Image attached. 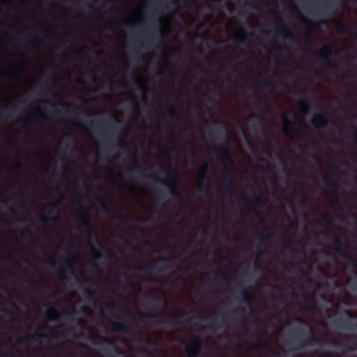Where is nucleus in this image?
Here are the masks:
<instances>
[{
  "label": "nucleus",
  "instance_id": "obj_1",
  "mask_svg": "<svg viewBox=\"0 0 357 357\" xmlns=\"http://www.w3.org/2000/svg\"><path fill=\"white\" fill-rule=\"evenodd\" d=\"M110 121L120 122L114 114H112L107 119H99L95 122H89L91 128L98 134L101 145L107 149H112L120 143V127L111 123Z\"/></svg>",
  "mask_w": 357,
  "mask_h": 357
},
{
  "label": "nucleus",
  "instance_id": "obj_2",
  "mask_svg": "<svg viewBox=\"0 0 357 357\" xmlns=\"http://www.w3.org/2000/svg\"><path fill=\"white\" fill-rule=\"evenodd\" d=\"M75 205L77 206V214L78 220H79L81 225L87 229V234H88V236L89 238V245L91 250L93 253V261H91V264H92L93 267H94L95 268H98V266L95 263V261L102 259L103 257V255H102V252L100 250H98L94 247L91 240L94 239L96 241V242L98 244V245L100 247V248L105 249V247L102 245V243L98 240L96 232L93 229L91 224V220L88 216L87 213L85 211V210L82 207L80 200L75 202Z\"/></svg>",
  "mask_w": 357,
  "mask_h": 357
},
{
  "label": "nucleus",
  "instance_id": "obj_3",
  "mask_svg": "<svg viewBox=\"0 0 357 357\" xmlns=\"http://www.w3.org/2000/svg\"><path fill=\"white\" fill-rule=\"evenodd\" d=\"M228 126L223 121L213 120L207 131V139L210 144L216 146L227 139Z\"/></svg>",
  "mask_w": 357,
  "mask_h": 357
},
{
  "label": "nucleus",
  "instance_id": "obj_4",
  "mask_svg": "<svg viewBox=\"0 0 357 357\" xmlns=\"http://www.w3.org/2000/svg\"><path fill=\"white\" fill-rule=\"evenodd\" d=\"M307 333V331L303 326L296 327L293 329L291 337L287 341V343L294 348H301L307 344L315 343L318 341L314 337L304 338L303 336Z\"/></svg>",
  "mask_w": 357,
  "mask_h": 357
},
{
  "label": "nucleus",
  "instance_id": "obj_5",
  "mask_svg": "<svg viewBox=\"0 0 357 357\" xmlns=\"http://www.w3.org/2000/svg\"><path fill=\"white\" fill-rule=\"evenodd\" d=\"M82 295L86 301L93 303L94 305L98 307L101 311L111 312L116 307L114 301L107 302L98 299L95 291L89 287L82 288Z\"/></svg>",
  "mask_w": 357,
  "mask_h": 357
},
{
  "label": "nucleus",
  "instance_id": "obj_6",
  "mask_svg": "<svg viewBox=\"0 0 357 357\" xmlns=\"http://www.w3.org/2000/svg\"><path fill=\"white\" fill-rule=\"evenodd\" d=\"M165 178H162L155 174H150L149 177L156 182L165 185L169 190L170 193L176 197H181V195L177 188V177L174 172L164 171Z\"/></svg>",
  "mask_w": 357,
  "mask_h": 357
},
{
  "label": "nucleus",
  "instance_id": "obj_7",
  "mask_svg": "<svg viewBox=\"0 0 357 357\" xmlns=\"http://www.w3.org/2000/svg\"><path fill=\"white\" fill-rule=\"evenodd\" d=\"M310 123L317 130H321L325 128H330L331 126L339 127V124L328 118L323 112L314 114L310 119Z\"/></svg>",
  "mask_w": 357,
  "mask_h": 357
},
{
  "label": "nucleus",
  "instance_id": "obj_8",
  "mask_svg": "<svg viewBox=\"0 0 357 357\" xmlns=\"http://www.w3.org/2000/svg\"><path fill=\"white\" fill-rule=\"evenodd\" d=\"M335 250L337 253L349 261L353 267L357 268V259L348 252V245L342 241L340 236H336L334 241Z\"/></svg>",
  "mask_w": 357,
  "mask_h": 357
},
{
  "label": "nucleus",
  "instance_id": "obj_9",
  "mask_svg": "<svg viewBox=\"0 0 357 357\" xmlns=\"http://www.w3.org/2000/svg\"><path fill=\"white\" fill-rule=\"evenodd\" d=\"M282 131L284 136L294 139L300 135L301 130L296 128L295 121L290 120L286 114L282 116Z\"/></svg>",
  "mask_w": 357,
  "mask_h": 357
},
{
  "label": "nucleus",
  "instance_id": "obj_10",
  "mask_svg": "<svg viewBox=\"0 0 357 357\" xmlns=\"http://www.w3.org/2000/svg\"><path fill=\"white\" fill-rule=\"evenodd\" d=\"M333 54L337 55L338 53L334 52L333 47L330 45L323 46L318 53L319 57L320 59L326 61V66L328 68H334L335 66V63L331 61V58Z\"/></svg>",
  "mask_w": 357,
  "mask_h": 357
},
{
  "label": "nucleus",
  "instance_id": "obj_11",
  "mask_svg": "<svg viewBox=\"0 0 357 357\" xmlns=\"http://www.w3.org/2000/svg\"><path fill=\"white\" fill-rule=\"evenodd\" d=\"M58 261L61 264L60 278L65 280H69L68 274L75 276L73 266L69 259L59 257Z\"/></svg>",
  "mask_w": 357,
  "mask_h": 357
},
{
  "label": "nucleus",
  "instance_id": "obj_12",
  "mask_svg": "<svg viewBox=\"0 0 357 357\" xmlns=\"http://www.w3.org/2000/svg\"><path fill=\"white\" fill-rule=\"evenodd\" d=\"M208 173V165H204L200 167L198 169V174L199 176V183L198 185V190L200 192L204 193L205 195H210L211 191L208 184L204 185V181L207 177Z\"/></svg>",
  "mask_w": 357,
  "mask_h": 357
},
{
  "label": "nucleus",
  "instance_id": "obj_13",
  "mask_svg": "<svg viewBox=\"0 0 357 357\" xmlns=\"http://www.w3.org/2000/svg\"><path fill=\"white\" fill-rule=\"evenodd\" d=\"M337 6V0H325L322 4L317 7V14L319 15L326 16L328 13H335Z\"/></svg>",
  "mask_w": 357,
  "mask_h": 357
},
{
  "label": "nucleus",
  "instance_id": "obj_14",
  "mask_svg": "<svg viewBox=\"0 0 357 357\" xmlns=\"http://www.w3.org/2000/svg\"><path fill=\"white\" fill-rule=\"evenodd\" d=\"M202 349V341L199 337H196L194 340L185 347V352L188 357H197Z\"/></svg>",
  "mask_w": 357,
  "mask_h": 357
},
{
  "label": "nucleus",
  "instance_id": "obj_15",
  "mask_svg": "<svg viewBox=\"0 0 357 357\" xmlns=\"http://www.w3.org/2000/svg\"><path fill=\"white\" fill-rule=\"evenodd\" d=\"M202 349V341L199 337H196L194 340L185 347V352L188 357H197Z\"/></svg>",
  "mask_w": 357,
  "mask_h": 357
},
{
  "label": "nucleus",
  "instance_id": "obj_16",
  "mask_svg": "<svg viewBox=\"0 0 357 357\" xmlns=\"http://www.w3.org/2000/svg\"><path fill=\"white\" fill-rule=\"evenodd\" d=\"M58 144L65 149H73L77 144V137L73 133H66L59 139Z\"/></svg>",
  "mask_w": 357,
  "mask_h": 357
},
{
  "label": "nucleus",
  "instance_id": "obj_17",
  "mask_svg": "<svg viewBox=\"0 0 357 357\" xmlns=\"http://www.w3.org/2000/svg\"><path fill=\"white\" fill-rule=\"evenodd\" d=\"M249 119L256 120V122H253L251 125V128L255 132H261L263 135H265L267 132V127L265 125V119L264 116H259L258 114H252L249 116Z\"/></svg>",
  "mask_w": 357,
  "mask_h": 357
},
{
  "label": "nucleus",
  "instance_id": "obj_18",
  "mask_svg": "<svg viewBox=\"0 0 357 357\" xmlns=\"http://www.w3.org/2000/svg\"><path fill=\"white\" fill-rule=\"evenodd\" d=\"M64 199L65 197L63 194H61L57 200L50 204L47 213L50 216L51 220L59 221L60 220L59 206L61 202L64 201Z\"/></svg>",
  "mask_w": 357,
  "mask_h": 357
},
{
  "label": "nucleus",
  "instance_id": "obj_19",
  "mask_svg": "<svg viewBox=\"0 0 357 357\" xmlns=\"http://www.w3.org/2000/svg\"><path fill=\"white\" fill-rule=\"evenodd\" d=\"M273 233L271 226L265 225L262 231L257 235L258 247L264 246L269 243Z\"/></svg>",
  "mask_w": 357,
  "mask_h": 357
},
{
  "label": "nucleus",
  "instance_id": "obj_20",
  "mask_svg": "<svg viewBox=\"0 0 357 357\" xmlns=\"http://www.w3.org/2000/svg\"><path fill=\"white\" fill-rule=\"evenodd\" d=\"M40 121L46 122L48 121L47 114L40 109H38V112L33 116L26 119L22 123L23 128H27L30 126L31 121Z\"/></svg>",
  "mask_w": 357,
  "mask_h": 357
},
{
  "label": "nucleus",
  "instance_id": "obj_21",
  "mask_svg": "<svg viewBox=\"0 0 357 357\" xmlns=\"http://www.w3.org/2000/svg\"><path fill=\"white\" fill-rule=\"evenodd\" d=\"M276 33L282 36L285 39H289L291 41H295L298 38L292 33H291L287 25L281 22L280 27L276 29Z\"/></svg>",
  "mask_w": 357,
  "mask_h": 357
},
{
  "label": "nucleus",
  "instance_id": "obj_22",
  "mask_svg": "<svg viewBox=\"0 0 357 357\" xmlns=\"http://www.w3.org/2000/svg\"><path fill=\"white\" fill-rule=\"evenodd\" d=\"M162 304V299L159 296L148 297L146 301L144 303V306L150 310H157Z\"/></svg>",
  "mask_w": 357,
  "mask_h": 357
},
{
  "label": "nucleus",
  "instance_id": "obj_23",
  "mask_svg": "<svg viewBox=\"0 0 357 357\" xmlns=\"http://www.w3.org/2000/svg\"><path fill=\"white\" fill-rule=\"evenodd\" d=\"M333 197H334V204H335V206L337 207V210L340 211V213H336V218L341 222H346L347 218L342 213L343 206H342V202H341L340 197H339L338 195L337 194V192H335L333 194Z\"/></svg>",
  "mask_w": 357,
  "mask_h": 357
},
{
  "label": "nucleus",
  "instance_id": "obj_24",
  "mask_svg": "<svg viewBox=\"0 0 357 357\" xmlns=\"http://www.w3.org/2000/svg\"><path fill=\"white\" fill-rule=\"evenodd\" d=\"M298 107L299 110L303 114H307L310 112L311 107V102L309 98L307 96H304L298 102Z\"/></svg>",
  "mask_w": 357,
  "mask_h": 357
},
{
  "label": "nucleus",
  "instance_id": "obj_25",
  "mask_svg": "<svg viewBox=\"0 0 357 357\" xmlns=\"http://www.w3.org/2000/svg\"><path fill=\"white\" fill-rule=\"evenodd\" d=\"M35 337L46 339V340H51L52 336L47 334V333H36L35 335H27L23 339L20 340V342L25 344H29L30 343L36 342Z\"/></svg>",
  "mask_w": 357,
  "mask_h": 357
},
{
  "label": "nucleus",
  "instance_id": "obj_26",
  "mask_svg": "<svg viewBox=\"0 0 357 357\" xmlns=\"http://www.w3.org/2000/svg\"><path fill=\"white\" fill-rule=\"evenodd\" d=\"M241 296V301L248 305L251 310H252V304L254 301L253 295L247 289H242V291L240 294Z\"/></svg>",
  "mask_w": 357,
  "mask_h": 357
},
{
  "label": "nucleus",
  "instance_id": "obj_27",
  "mask_svg": "<svg viewBox=\"0 0 357 357\" xmlns=\"http://www.w3.org/2000/svg\"><path fill=\"white\" fill-rule=\"evenodd\" d=\"M107 321L112 326V331L114 332L127 331L128 325L119 321H114L111 319L107 318Z\"/></svg>",
  "mask_w": 357,
  "mask_h": 357
},
{
  "label": "nucleus",
  "instance_id": "obj_28",
  "mask_svg": "<svg viewBox=\"0 0 357 357\" xmlns=\"http://www.w3.org/2000/svg\"><path fill=\"white\" fill-rule=\"evenodd\" d=\"M228 178V181L225 182V187L227 194L232 197L234 195V190L233 187V183L231 181V172H228L226 176Z\"/></svg>",
  "mask_w": 357,
  "mask_h": 357
},
{
  "label": "nucleus",
  "instance_id": "obj_29",
  "mask_svg": "<svg viewBox=\"0 0 357 357\" xmlns=\"http://www.w3.org/2000/svg\"><path fill=\"white\" fill-rule=\"evenodd\" d=\"M158 260H155L153 261L151 264H148L143 268H140L139 270L142 271L145 273L149 275L148 280L149 281H153V277L151 275V268H155L156 267V263Z\"/></svg>",
  "mask_w": 357,
  "mask_h": 357
},
{
  "label": "nucleus",
  "instance_id": "obj_30",
  "mask_svg": "<svg viewBox=\"0 0 357 357\" xmlns=\"http://www.w3.org/2000/svg\"><path fill=\"white\" fill-rule=\"evenodd\" d=\"M145 39V44L147 46H155L158 42L157 38L151 31H149V33L146 35Z\"/></svg>",
  "mask_w": 357,
  "mask_h": 357
},
{
  "label": "nucleus",
  "instance_id": "obj_31",
  "mask_svg": "<svg viewBox=\"0 0 357 357\" xmlns=\"http://www.w3.org/2000/svg\"><path fill=\"white\" fill-rule=\"evenodd\" d=\"M337 31L340 34L346 33L349 31V26L344 21H338L335 26Z\"/></svg>",
  "mask_w": 357,
  "mask_h": 357
},
{
  "label": "nucleus",
  "instance_id": "obj_32",
  "mask_svg": "<svg viewBox=\"0 0 357 357\" xmlns=\"http://www.w3.org/2000/svg\"><path fill=\"white\" fill-rule=\"evenodd\" d=\"M47 315L50 319L54 321H57L60 318V313L54 307H52L48 310Z\"/></svg>",
  "mask_w": 357,
  "mask_h": 357
},
{
  "label": "nucleus",
  "instance_id": "obj_33",
  "mask_svg": "<svg viewBox=\"0 0 357 357\" xmlns=\"http://www.w3.org/2000/svg\"><path fill=\"white\" fill-rule=\"evenodd\" d=\"M133 23L129 22H125L122 24H105L102 26V29L103 30L110 31H116V29L120 25L123 26H131L133 25Z\"/></svg>",
  "mask_w": 357,
  "mask_h": 357
},
{
  "label": "nucleus",
  "instance_id": "obj_34",
  "mask_svg": "<svg viewBox=\"0 0 357 357\" xmlns=\"http://www.w3.org/2000/svg\"><path fill=\"white\" fill-rule=\"evenodd\" d=\"M168 114L171 119H172L176 121H178V122L181 121V116L178 114L177 110L176 109V108L174 106H172V105L169 106V109H168Z\"/></svg>",
  "mask_w": 357,
  "mask_h": 357
},
{
  "label": "nucleus",
  "instance_id": "obj_35",
  "mask_svg": "<svg viewBox=\"0 0 357 357\" xmlns=\"http://www.w3.org/2000/svg\"><path fill=\"white\" fill-rule=\"evenodd\" d=\"M97 201L98 202V205H99L100 209L105 213H108L109 211V206L107 205V203L105 197H98L97 198Z\"/></svg>",
  "mask_w": 357,
  "mask_h": 357
},
{
  "label": "nucleus",
  "instance_id": "obj_36",
  "mask_svg": "<svg viewBox=\"0 0 357 357\" xmlns=\"http://www.w3.org/2000/svg\"><path fill=\"white\" fill-rule=\"evenodd\" d=\"M218 322H223V319H221L220 320H213L205 326H202L200 330L202 331H213L215 328V325Z\"/></svg>",
  "mask_w": 357,
  "mask_h": 357
},
{
  "label": "nucleus",
  "instance_id": "obj_37",
  "mask_svg": "<svg viewBox=\"0 0 357 357\" xmlns=\"http://www.w3.org/2000/svg\"><path fill=\"white\" fill-rule=\"evenodd\" d=\"M105 340L108 343V347L103 349V350L107 353H111L112 351L116 350V352H119L117 351V347L115 344V343L112 341L111 340L108 338H105Z\"/></svg>",
  "mask_w": 357,
  "mask_h": 357
},
{
  "label": "nucleus",
  "instance_id": "obj_38",
  "mask_svg": "<svg viewBox=\"0 0 357 357\" xmlns=\"http://www.w3.org/2000/svg\"><path fill=\"white\" fill-rule=\"evenodd\" d=\"M321 218L329 226L333 225V222L329 215V214L326 212H323L320 215Z\"/></svg>",
  "mask_w": 357,
  "mask_h": 357
},
{
  "label": "nucleus",
  "instance_id": "obj_39",
  "mask_svg": "<svg viewBox=\"0 0 357 357\" xmlns=\"http://www.w3.org/2000/svg\"><path fill=\"white\" fill-rule=\"evenodd\" d=\"M271 84L268 81L263 79L258 83V88L261 90H266L271 86Z\"/></svg>",
  "mask_w": 357,
  "mask_h": 357
},
{
  "label": "nucleus",
  "instance_id": "obj_40",
  "mask_svg": "<svg viewBox=\"0 0 357 357\" xmlns=\"http://www.w3.org/2000/svg\"><path fill=\"white\" fill-rule=\"evenodd\" d=\"M303 300H304L305 303L307 304L309 311H310L311 312H315V310H316L315 305L309 304L310 302V299L309 298V297L306 295H304Z\"/></svg>",
  "mask_w": 357,
  "mask_h": 357
},
{
  "label": "nucleus",
  "instance_id": "obj_41",
  "mask_svg": "<svg viewBox=\"0 0 357 357\" xmlns=\"http://www.w3.org/2000/svg\"><path fill=\"white\" fill-rule=\"evenodd\" d=\"M63 314L68 320L71 321L76 311L74 309L67 310L63 312Z\"/></svg>",
  "mask_w": 357,
  "mask_h": 357
},
{
  "label": "nucleus",
  "instance_id": "obj_42",
  "mask_svg": "<svg viewBox=\"0 0 357 357\" xmlns=\"http://www.w3.org/2000/svg\"><path fill=\"white\" fill-rule=\"evenodd\" d=\"M245 202L248 204V207H247L248 212H252L257 215L259 214L258 211L256 209V208L255 206H252V203L247 198L245 199Z\"/></svg>",
  "mask_w": 357,
  "mask_h": 357
},
{
  "label": "nucleus",
  "instance_id": "obj_43",
  "mask_svg": "<svg viewBox=\"0 0 357 357\" xmlns=\"http://www.w3.org/2000/svg\"><path fill=\"white\" fill-rule=\"evenodd\" d=\"M254 202L257 205H263L264 204V198L262 195H255L254 197Z\"/></svg>",
  "mask_w": 357,
  "mask_h": 357
},
{
  "label": "nucleus",
  "instance_id": "obj_44",
  "mask_svg": "<svg viewBox=\"0 0 357 357\" xmlns=\"http://www.w3.org/2000/svg\"><path fill=\"white\" fill-rule=\"evenodd\" d=\"M325 181L328 185H330L333 187L336 186V182L331 175H329L328 176H327L326 178Z\"/></svg>",
  "mask_w": 357,
  "mask_h": 357
},
{
  "label": "nucleus",
  "instance_id": "obj_45",
  "mask_svg": "<svg viewBox=\"0 0 357 357\" xmlns=\"http://www.w3.org/2000/svg\"><path fill=\"white\" fill-rule=\"evenodd\" d=\"M234 40L235 41H236L237 43H238L243 44V43H244L246 41L247 38L245 36H238L237 35H235L234 36Z\"/></svg>",
  "mask_w": 357,
  "mask_h": 357
},
{
  "label": "nucleus",
  "instance_id": "obj_46",
  "mask_svg": "<svg viewBox=\"0 0 357 357\" xmlns=\"http://www.w3.org/2000/svg\"><path fill=\"white\" fill-rule=\"evenodd\" d=\"M14 112H15V109L14 108H12L11 109H8V108H5L3 109V112L0 114V116L3 115L4 113H6V116L10 117L13 114Z\"/></svg>",
  "mask_w": 357,
  "mask_h": 357
},
{
  "label": "nucleus",
  "instance_id": "obj_47",
  "mask_svg": "<svg viewBox=\"0 0 357 357\" xmlns=\"http://www.w3.org/2000/svg\"><path fill=\"white\" fill-rule=\"evenodd\" d=\"M339 326L342 328H349L350 326V323L349 321H344L343 319H340L337 321Z\"/></svg>",
  "mask_w": 357,
  "mask_h": 357
},
{
  "label": "nucleus",
  "instance_id": "obj_48",
  "mask_svg": "<svg viewBox=\"0 0 357 357\" xmlns=\"http://www.w3.org/2000/svg\"><path fill=\"white\" fill-rule=\"evenodd\" d=\"M128 245L129 246L130 249L132 250L133 253L137 254L139 252L138 248L133 244L128 242Z\"/></svg>",
  "mask_w": 357,
  "mask_h": 357
},
{
  "label": "nucleus",
  "instance_id": "obj_49",
  "mask_svg": "<svg viewBox=\"0 0 357 357\" xmlns=\"http://www.w3.org/2000/svg\"><path fill=\"white\" fill-rule=\"evenodd\" d=\"M243 137H244L245 139L248 142H250V135H249V132H248L247 130L243 129Z\"/></svg>",
  "mask_w": 357,
  "mask_h": 357
},
{
  "label": "nucleus",
  "instance_id": "obj_50",
  "mask_svg": "<svg viewBox=\"0 0 357 357\" xmlns=\"http://www.w3.org/2000/svg\"><path fill=\"white\" fill-rule=\"evenodd\" d=\"M1 202L3 203V206L4 208L8 209L13 213L14 212L13 208L12 207L8 206L7 201H1Z\"/></svg>",
  "mask_w": 357,
  "mask_h": 357
},
{
  "label": "nucleus",
  "instance_id": "obj_51",
  "mask_svg": "<svg viewBox=\"0 0 357 357\" xmlns=\"http://www.w3.org/2000/svg\"><path fill=\"white\" fill-rule=\"evenodd\" d=\"M167 64H168V67H169V70L171 76L174 77L176 74L173 70V66L172 65V63L169 61H168Z\"/></svg>",
  "mask_w": 357,
  "mask_h": 357
},
{
  "label": "nucleus",
  "instance_id": "obj_52",
  "mask_svg": "<svg viewBox=\"0 0 357 357\" xmlns=\"http://www.w3.org/2000/svg\"><path fill=\"white\" fill-rule=\"evenodd\" d=\"M91 14L95 16H98L100 15V11L98 8L92 9L91 10Z\"/></svg>",
  "mask_w": 357,
  "mask_h": 357
},
{
  "label": "nucleus",
  "instance_id": "obj_53",
  "mask_svg": "<svg viewBox=\"0 0 357 357\" xmlns=\"http://www.w3.org/2000/svg\"><path fill=\"white\" fill-rule=\"evenodd\" d=\"M216 156H227V157H229V156H236V155H231L229 153L226 152L225 153H224L222 155H217ZM241 156H250V155H248V154H245V155H242Z\"/></svg>",
  "mask_w": 357,
  "mask_h": 357
},
{
  "label": "nucleus",
  "instance_id": "obj_54",
  "mask_svg": "<svg viewBox=\"0 0 357 357\" xmlns=\"http://www.w3.org/2000/svg\"><path fill=\"white\" fill-rule=\"evenodd\" d=\"M130 109L132 112H139V107H138V105L137 104H134V105H131Z\"/></svg>",
  "mask_w": 357,
  "mask_h": 357
},
{
  "label": "nucleus",
  "instance_id": "obj_55",
  "mask_svg": "<svg viewBox=\"0 0 357 357\" xmlns=\"http://www.w3.org/2000/svg\"><path fill=\"white\" fill-rule=\"evenodd\" d=\"M39 220L44 225H46L49 221V220L47 218L43 217V216H40Z\"/></svg>",
  "mask_w": 357,
  "mask_h": 357
},
{
  "label": "nucleus",
  "instance_id": "obj_56",
  "mask_svg": "<svg viewBox=\"0 0 357 357\" xmlns=\"http://www.w3.org/2000/svg\"><path fill=\"white\" fill-rule=\"evenodd\" d=\"M245 276L248 280H250L251 278L253 276V274L250 271H247L245 274Z\"/></svg>",
  "mask_w": 357,
  "mask_h": 357
},
{
  "label": "nucleus",
  "instance_id": "obj_57",
  "mask_svg": "<svg viewBox=\"0 0 357 357\" xmlns=\"http://www.w3.org/2000/svg\"><path fill=\"white\" fill-rule=\"evenodd\" d=\"M158 317L159 316H158V314H152L151 316H149V317H150L151 319H153L155 318H158ZM145 318L146 319L148 318V316H143V319H145Z\"/></svg>",
  "mask_w": 357,
  "mask_h": 357
},
{
  "label": "nucleus",
  "instance_id": "obj_58",
  "mask_svg": "<svg viewBox=\"0 0 357 357\" xmlns=\"http://www.w3.org/2000/svg\"><path fill=\"white\" fill-rule=\"evenodd\" d=\"M297 320L298 321L303 323L307 328L310 329L309 324L306 321H303V319H301L300 318H298Z\"/></svg>",
  "mask_w": 357,
  "mask_h": 357
},
{
  "label": "nucleus",
  "instance_id": "obj_59",
  "mask_svg": "<svg viewBox=\"0 0 357 357\" xmlns=\"http://www.w3.org/2000/svg\"><path fill=\"white\" fill-rule=\"evenodd\" d=\"M43 301H44V302L43 303V304L45 306H47V307H49V306H50V305L52 304V303L50 302V301H49V300H47V299H46V298H45V299H43Z\"/></svg>",
  "mask_w": 357,
  "mask_h": 357
},
{
  "label": "nucleus",
  "instance_id": "obj_60",
  "mask_svg": "<svg viewBox=\"0 0 357 357\" xmlns=\"http://www.w3.org/2000/svg\"><path fill=\"white\" fill-rule=\"evenodd\" d=\"M3 303L0 301V311H3L5 313H8V311L4 308H3Z\"/></svg>",
  "mask_w": 357,
  "mask_h": 357
},
{
  "label": "nucleus",
  "instance_id": "obj_61",
  "mask_svg": "<svg viewBox=\"0 0 357 357\" xmlns=\"http://www.w3.org/2000/svg\"><path fill=\"white\" fill-rule=\"evenodd\" d=\"M56 263H57V260L56 259H54L50 261V265L52 267H54Z\"/></svg>",
  "mask_w": 357,
  "mask_h": 357
},
{
  "label": "nucleus",
  "instance_id": "obj_62",
  "mask_svg": "<svg viewBox=\"0 0 357 357\" xmlns=\"http://www.w3.org/2000/svg\"><path fill=\"white\" fill-rule=\"evenodd\" d=\"M38 33V32L36 31V30L35 29H32L29 32V36H36V34Z\"/></svg>",
  "mask_w": 357,
  "mask_h": 357
},
{
  "label": "nucleus",
  "instance_id": "obj_63",
  "mask_svg": "<svg viewBox=\"0 0 357 357\" xmlns=\"http://www.w3.org/2000/svg\"><path fill=\"white\" fill-rule=\"evenodd\" d=\"M312 32V29H310L308 31V33L306 35V40H311L310 33Z\"/></svg>",
  "mask_w": 357,
  "mask_h": 357
},
{
  "label": "nucleus",
  "instance_id": "obj_64",
  "mask_svg": "<svg viewBox=\"0 0 357 357\" xmlns=\"http://www.w3.org/2000/svg\"><path fill=\"white\" fill-rule=\"evenodd\" d=\"M1 2H2L3 4H6V5L10 4V0H1Z\"/></svg>",
  "mask_w": 357,
  "mask_h": 357
}]
</instances>
